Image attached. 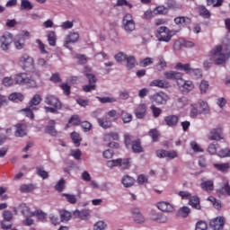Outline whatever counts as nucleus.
Listing matches in <instances>:
<instances>
[{"mask_svg":"<svg viewBox=\"0 0 230 230\" xmlns=\"http://www.w3.org/2000/svg\"><path fill=\"white\" fill-rule=\"evenodd\" d=\"M119 167L121 168V170H128V168H130V159H121Z\"/></svg>","mask_w":230,"mask_h":230,"instance_id":"obj_57","label":"nucleus"},{"mask_svg":"<svg viewBox=\"0 0 230 230\" xmlns=\"http://www.w3.org/2000/svg\"><path fill=\"white\" fill-rule=\"evenodd\" d=\"M199 114H202V111L199 108V104L193 103L190 105V118H197Z\"/></svg>","mask_w":230,"mask_h":230,"instance_id":"obj_32","label":"nucleus"},{"mask_svg":"<svg viewBox=\"0 0 230 230\" xmlns=\"http://www.w3.org/2000/svg\"><path fill=\"white\" fill-rule=\"evenodd\" d=\"M18 64L22 69H28L33 67L34 60L30 55L22 54L18 60Z\"/></svg>","mask_w":230,"mask_h":230,"instance_id":"obj_7","label":"nucleus"},{"mask_svg":"<svg viewBox=\"0 0 230 230\" xmlns=\"http://www.w3.org/2000/svg\"><path fill=\"white\" fill-rule=\"evenodd\" d=\"M70 137L75 146H80V143H82V137H80V135L78 133H76L75 131L72 132Z\"/></svg>","mask_w":230,"mask_h":230,"instance_id":"obj_41","label":"nucleus"},{"mask_svg":"<svg viewBox=\"0 0 230 230\" xmlns=\"http://www.w3.org/2000/svg\"><path fill=\"white\" fill-rule=\"evenodd\" d=\"M119 164H121V158H118L115 160H110L107 162L108 168H114L116 166H119Z\"/></svg>","mask_w":230,"mask_h":230,"instance_id":"obj_55","label":"nucleus"},{"mask_svg":"<svg viewBox=\"0 0 230 230\" xmlns=\"http://www.w3.org/2000/svg\"><path fill=\"white\" fill-rule=\"evenodd\" d=\"M19 209L23 217H33V212H31L30 207H28L25 203H22L19 206Z\"/></svg>","mask_w":230,"mask_h":230,"instance_id":"obj_28","label":"nucleus"},{"mask_svg":"<svg viewBox=\"0 0 230 230\" xmlns=\"http://www.w3.org/2000/svg\"><path fill=\"white\" fill-rule=\"evenodd\" d=\"M189 204L191 206V208H194V209H202V207H200V199H199V196H190V199H189Z\"/></svg>","mask_w":230,"mask_h":230,"instance_id":"obj_25","label":"nucleus"},{"mask_svg":"<svg viewBox=\"0 0 230 230\" xmlns=\"http://www.w3.org/2000/svg\"><path fill=\"white\" fill-rule=\"evenodd\" d=\"M20 9L27 11L33 10V4L31 2H30V0H22Z\"/></svg>","mask_w":230,"mask_h":230,"instance_id":"obj_40","label":"nucleus"},{"mask_svg":"<svg viewBox=\"0 0 230 230\" xmlns=\"http://www.w3.org/2000/svg\"><path fill=\"white\" fill-rule=\"evenodd\" d=\"M199 107H200V111L202 113L204 112H209V105H208V102L201 101L200 102H199Z\"/></svg>","mask_w":230,"mask_h":230,"instance_id":"obj_60","label":"nucleus"},{"mask_svg":"<svg viewBox=\"0 0 230 230\" xmlns=\"http://www.w3.org/2000/svg\"><path fill=\"white\" fill-rule=\"evenodd\" d=\"M175 69H177L178 71H183L187 75H190L191 73H200V69L192 68L191 65H190L189 63L187 64L178 63L175 66Z\"/></svg>","mask_w":230,"mask_h":230,"instance_id":"obj_11","label":"nucleus"},{"mask_svg":"<svg viewBox=\"0 0 230 230\" xmlns=\"http://www.w3.org/2000/svg\"><path fill=\"white\" fill-rule=\"evenodd\" d=\"M59 217H60L61 222H69V220H71V217H73V215L71 214V212H69L67 210H60Z\"/></svg>","mask_w":230,"mask_h":230,"instance_id":"obj_35","label":"nucleus"},{"mask_svg":"<svg viewBox=\"0 0 230 230\" xmlns=\"http://www.w3.org/2000/svg\"><path fill=\"white\" fill-rule=\"evenodd\" d=\"M68 123H71V125H74L75 127H78V125H82V120L80 119V116L73 115L69 119Z\"/></svg>","mask_w":230,"mask_h":230,"instance_id":"obj_48","label":"nucleus"},{"mask_svg":"<svg viewBox=\"0 0 230 230\" xmlns=\"http://www.w3.org/2000/svg\"><path fill=\"white\" fill-rule=\"evenodd\" d=\"M191 213V209L189 207H181L178 209L177 217H181V218H188V216Z\"/></svg>","mask_w":230,"mask_h":230,"instance_id":"obj_26","label":"nucleus"},{"mask_svg":"<svg viewBox=\"0 0 230 230\" xmlns=\"http://www.w3.org/2000/svg\"><path fill=\"white\" fill-rule=\"evenodd\" d=\"M48 42L49 44V46H57V34L55 33V31H50L48 34Z\"/></svg>","mask_w":230,"mask_h":230,"instance_id":"obj_39","label":"nucleus"},{"mask_svg":"<svg viewBox=\"0 0 230 230\" xmlns=\"http://www.w3.org/2000/svg\"><path fill=\"white\" fill-rule=\"evenodd\" d=\"M42 102V97H40V95L39 94H35L31 100L29 102V107H31V109H37V105H40V102Z\"/></svg>","mask_w":230,"mask_h":230,"instance_id":"obj_27","label":"nucleus"},{"mask_svg":"<svg viewBox=\"0 0 230 230\" xmlns=\"http://www.w3.org/2000/svg\"><path fill=\"white\" fill-rule=\"evenodd\" d=\"M36 173L40 177L41 179L45 180L49 177V173L44 170V167L42 165H40L36 167Z\"/></svg>","mask_w":230,"mask_h":230,"instance_id":"obj_37","label":"nucleus"},{"mask_svg":"<svg viewBox=\"0 0 230 230\" xmlns=\"http://www.w3.org/2000/svg\"><path fill=\"white\" fill-rule=\"evenodd\" d=\"M164 123L167 125V127H177V125H179V116L168 115L164 117Z\"/></svg>","mask_w":230,"mask_h":230,"instance_id":"obj_18","label":"nucleus"},{"mask_svg":"<svg viewBox=\"0 0 230 230\" xmlns=\"http://www.w3.org/2000/svg\"><path fill=\"white\" fill-rule=\"evenodd\" d=\"M209 226L211 229L222 230L224 229V226H226V218L224 217H217L210 220Z\"/></svg>","mask_w":230,"mask_h":230,"instance_id":"obj_9","label":"nucleus"},{"mask_svg":"<svg viewBox=\"0 0 230 230\" xmlns=\"http://www.w3.org/2000/svg\"><path fill=\"white\" fill-rule=\"evenodd\" d=\"M105 227H107V225L105 224V222L103 221H98L94 226H93V230H103L105 229Z\"/></svg>","mask_w":230,"mask_h":230,"instance_id":"obj_64","label":"nucleus"},{"mask_svg":"<svg viewBox=\"0 0 230 230\" xmlns=\"http://www.w3.org/2000/svg\"><path fill=\"white\" fill-rule=\"evenodd\" d=\"M45 103L50 107H56V109H62V102L54 95H47L45 97Z\"/></svg>","mask_w":230,"mask_h":230,"instance_id":"obj_12","label":"nucleus"},{"mask_svg":"<svg viewBox=\"0 0 230 230\" xmlns=\"http://www.w3.org/2000/svg\"><path fill=\"white\" fill-rule=\"evenodd\" d=\"M217 155L218 157H230V149L228 148L221 149L217 153Z\"/></svg>","mask_w":230,"mask_h":230,"instance_id":"obj_63","label":"nucleus"},{"mask_svg":"<svg viewBox=\"0 0 230 230\" xmlns=\"http://www.w3.org/2000/svg\"><path fill=\"white\" fill-rule=\"evenodd\" d=\"M3 218L5 222H10L13 218V213L10 210H4Z\"/></svg>","mask_w":230,"mask_h":230,"instance_id":"obj_59","label":"nucleus"},{"mask_svg":"<svg viewBox=\"0 0 230 230\" xmlns=\"http://www.w3.org/2000/svg\"><path fill=\"white\" fill-rule=\"evenodd\" d=\"M122 26L127 33H132L136 31V22L132 14L126 13L122 19Z\"/></svg>","mask_w":230,"mask_h":230,"instance_id":"obj_4","label":"nucleus"},{"mask_svg":"<svg viewBox=\"0 0 230 230\" xmlns=\"http://www.w3.org/2000/svg\"><path fill=\"white\" fill-rule=\"evenodd\" d=\"M65 184H66V180L64 179L59 180L55 186L56 191H58L59 193L62 192L64 190Z\"/></svg>","mask_w":230,"mask_h":230,"instance_id":"obj_56","label":"nucleus"},{"mask_svg":"<svg viewBox=\"0 0 230 230\" xmlns=\"http://www.w3.org/2000/svg\"><path fill=\"white\" fill-rule=\"evenodd\" d=\"M15 128V137H24V136H26V124H16Z\"/></svg>","mask_w":230,"mask_h":230,"instance_id":"obj_23","label":"nucleus"},{"mask_svg":"<svg viewBox=\"0 0 230 230\" xmlns=\"http://www.w3.org/2000/svg\"><path fill=\"white\" fill-rule=\"evenodd\" d=\"M96 98H97V100H99V102L101 103H114V102H116V98H114V97H100V96H97Z\"/></svg>","mask_w":230,"mask_h":230,"instance_id":"obj_50","label":"nucleus"},{"mask_svg":"<svg viewBox=\"0 0 230 230\" xmlns=\"http://www.w3.org/2000/svg\"><path fill=\"white\" fill-rule=\"evenodd\" d=\"M32 217H37L38 220H40V222H44V220H46V217H48V215L46 213H44L42 210H35L32 213Z\"/></svg>","mask_w":230,"mask_h":230,"instance_id":"obj_46","label":"nucleus"},{"mask_svg":"<svg viewBox=\"0 0 230 230\" xmlns=\"http://www.w3.org/2000/svg\"><path fill=\"white\" fill-rule=\"evenodd\" d=\"M198 10L200 17H203V19H209V17H211V13L208 8H206V6L199 5Z\"/></svg>","mask_w":230,"mask_h":230,"instance_id":"obj_31","label":"nucleus"},{"mask_svg":"<svg viewBox=\"0 0 230 230\" xmlns=\"http://www.w3.org/2000/svg\"><path fill=\"white\" fill-rule=\"evenodd\" d=\"M8 98L11 102H15V100H18V102H22L24 100V95H22L21 93H13Z\"/></svg>","mask_w":230,"mask_h":230,"instance_id":"obj_43","label":"nucleus"},{"mask_svg":"<svg viewBox=\"0 0 230 230\" xmlns=\"http://www.w3.org/2000/svg\"><path fill=\"white\" fill-rule=\"evenodd\" d=\"M35 190L33 184H23L20 187L21 193H31Z\"/></svg>","mask_w":230,"mask_h":230,"instance_id":"obj_44","label":"nucleus"},{"mask_svg":"<svg viewBox=\"0 0 230 230\" xmlns=\"http://www.w3.org/2000/svg\"><path fill=\"white\" fill-rule=\"evenodd\" d=\"M75 215H79L81 220H89V217H91L89 210L75 211Z\"/></svg>","mask_w":230,"mask_h":230,"instance_id":"obj_53","label":"nucleus"},{"mask_svg":"<svg viewBox=\"0 0 230 230\" xmlns=\"http://www.w3.org/2000/svg\"><path fill=\"white\" fill-rule=\"evenodd\" d=\"M208 89H209V82L202 80L199 84L200 94H206V93H208Z\"/></svg>","mask_w":230,"mask_h":230,"instance_id":"obj_45","label":"nucleus"},{"mask_svg":"<svg viewBox=\"0 0 230 230\" xmlns=\"http://www.w3.org/2000/svg\"><path fill=\"white\" fill-rule=\"evenodd\" d=\"M135 182L136 180L128 175H126L122 178V184L125 188H130L131 186H134Z\"/></svg>","mask_w":230,"mask_h":230,"instance_id":"obj_34","label":"nucleus"},{"mask_svg":"<svg viewBox=\"0 0 230 230\" xmlns=\"http://www.w3.org/2000/svg\"><path fill=\"white\" fill-rule=\"evenodd\" d=\"M79 39H80V34H78L77 32H71L66 37V40L64 44L65 48L69 49V43L72 42L73 44H75V42H78Z\"/></svg>","mask_w":230,"mask_h":230,"instance_id":"obj_19","label":"nucleus"},{"mask_svg":"<svg viewBox=\"0 0 230 230\" xmlns=\"http://www.w3.org/2000/svg\"><path fill=\"white\" fill-rule=\"evenodd\" d=\"M177 85L183 93H190V91H193V89H195V84H193V82L184 81L182 78L180 81H177Z\"/></svg>","mask_w":230,"mask_h":230,"instance_id":"obj_10","label":"nucleus"},{"mask_svg":"<svg viewBox=\"0 0 230 230\" xmlns=\"http://www.w3.org/2000/svg\"><path fill=\"white\" fill-rule=\"evenodd\" d=\"M210 141H220L222 139V128H217L210 131L208 136Z\"/></svg>","mask_w":230,"mask_h":230,"instance_id":"obj_20","label":"nucleus"},{"mask_svg":"<svg viewBox=\"0 0 230 230\" xmlns=\"http://www.w3.org/2000/svg\"><path fill=\"white\" fill-rule=\"evenodd\" d=\"M224 0H207L208 6H214V8H218L222 6Z\"/></svg>","mask_w":230,"mask_h":230,"instance_id":"obj_51","label":"nucleus"},{"mask_svg":"<svg viewBox=\"0 0 230 230\" xmlns=\"http://www.w3.org/2000/svg\"><path fill=\"white\" fill-rule=\"evenodd\" d=\"M156 208L160 211H165L166 213H173L175 208H173V205L170 204L169 202L166 201H160L156 204Z\"/></svg>","mask_w":230,"mask_h":230,"instance_id":"obj_15","label":"nucleus"},{"mask_svg":"<svg viewBox=\"0 0 230 230\" xmlns=\"http://www.w3.org/2000/svg\"><path fill=\"white\" fill-rule=\"evenodd\" d=\"M15 84L19 85H27V87H31L35 89L37 87V81L33 80L31 77H28V74L20 73L14 77Z\"/></svg>","mask_w":230,"mask_h":230,"instance_id":"obj_3","label":"nucleus"},{"mask_svg":"<svg viewBox=\"0 0 230 230\" xmlns=\"http://www.w3.org/2000/svg\"><path fill=\"white\" fill-rule=\"evenodd\" d=\"M62 197H66L67 202H69V204H76V196H75V194H67V193H62L61 194Z\"/></svg>","mask_w":230,"mask_h":230,"instance_id":"obj_52","label":"nucleus"},{"mask_svg":"<svg viewBox=\"0 0 230 230\" xmlns=\"http://www.w3.org/2000/svg\"><path fill=\"white\" fill-rule=\"evenodd\" d=\"M150 137H152L154 143H157L159 141V131L156 128L150 129L148 132Z\"/></svg>","mask_w":230,"mask_h":230,"instance_id":"obj_47","label":"nucleus"},{"mask_svg":"<svg viewBox=\"0 0 230 230\" xmlns=\"http://www.w3.org/2000/svg\"><path fill=\"white\" fill-rule=\"evenodd\" d=\"M213 166L217 170V172H222L223 173H226L230 168L229 163L214 164Z\"/></svg>","mask_w":230,"mask_h":230,"instance_id":"obj_33","label":"nucleus"},{"mask_svg":"<svg viewBox=\"0 0 230 230\" xmlns=\"http://www.w3.org/2000/svg\"><path fill=\"white\" fill-rule=\"evenodd\" d=\"M126 66L128 70L134 69L136 66L137 65V61L136 60V58L134 56L126 57Z\"/></svg>","mask_w":230,"mask_h":230,"instance_id":"obj_29","label":"nucleus"},{"mask_svg":"<svg viewBox=\"0 0 230 230\" xmlns=\"http://www.w3.org/2000/svg\"><path fill=\"white\" fill-rule=\"evenodd\" d=\"M164 76L165 80H178V82H181V79L182 78V73L175 71H166L164 73Z\"/></svg>","mask_w":230,"mask_h":230,"instance_id":"obj_16","label":"nucleus"},{"mask_svg":"<svg viewBox=\"0 0 230 230\" xmlns=\"http://www.w3.org/2000/svg\"><path fill=\"white\" fill-rule=\"evenodd\" d=\"M132 151L134 154H141V152H143V146H141V141L139 140L133 141Z\"/></svg>","mask_w":230,"mask_h":230,"instance_id":"obj_38","label":"nucleus"},{"mask_svg":"<svg viewBox=\"0 0 230 230\" xmlns=\"http://www.w3.org/2000/svg\"><path fill=\"white\" fill-rule=\"evenodd\" d=\"M13 42V36L10 32H4L0 37V49L2 51H8L10 49V46Z\"/></svg>","mask_w":230,"mask_h":230,"instance_id":"obj_6","label":"nucleus"},{"mask_svg":"<svg viewBox=\"0 0 230 230\" xmlns=\"http://www.w3.org/2000/svg\"><path fill=\"white\" fill-rule=\"evenodd\" d=\"M149 100L151 103H155V105H164L170 100V96L164 92H158L150 95Z\"/></svg>","mask_w":230,"mask_h":230,"instance_id":"obj_5","label":"nucleus"},{"mask_svg":"<svg viewBox=\"0 0 230 230\" xmlns=\"http://www.w3.org/2000/svg\"><path fill=\"white\" fill-rule=\"evenodd\" d=\"M179 30H170L166 26H161L156 31V37L159 42H170L174 35L179 33Z\"/></svg>","mask_w":230,"mask_h":230,"instance_id":"obj_2","label":"nucleus"},{"mask_svg":"<svg viewBox=\"0 0 230 230\" xmlns=\"http://www.w3.org/2000/svg\"><path fill=\"white\" fill-rule=\"evenodd\" d=\"M150 219L153 220V222H157V224H166V222H168V217L166 216L155 211L151 212Z\"/></svg>","mask_w":230,"mask_h":230,"instance_id":"obj_14","label":"nucleus"},{"mask_svg":"<svg viewBox=\"0 0 230 230\" xmlns=\"http://www.w3.org/2000/svg\"><path fill=\"white\" fill-rule=\"evenodd\" d=\"M208 229V223L206 221H199L196 224V230H207Z\"/></svg>","mask_w":230,"mask_h":230,"instance_id":"obj_62","label":"nucleus"},{"mask_svg":"<svg viewBox=\"0 0 230 230\" xmlns=\"http://www.w3.org/2000/svg\"><path fill=\"white\" fill-rule=\"evenodd\" d=\"M131 213H132L134 221L137 224H145L146 219L145 218V216H143V214L141 213V210H139V208H133L131 210Z\"/></svg>","mask_w":230,"mask_h":230,"instance_id":"obj_17","label":"nucleus"},{"mask_svg":"<svg viewBox=\"0 0 230 230\" xmlns=\"http://www.w3.org/2000/svg\"><path fill=\"white\" fill-rule=\"evenodd\" d=\"M156 157H159V159H164L167 157L169 161H172V159H175L176 157H179V155L177 154V151H168L164 149H158L156 151Z\"/></svg>","mask_w":230,"mask_h":230,"instance_id":"obj_8","label":"nucleus"},{"mask_svg":"<svg viewBox=\"0 0 230 230\" xmlns=\"http://www.w3.org/2000/svg\"><path fill=\"white\" fill-rule=\"evenodd\" d=\"M200 188L203 191H213L215 190V184L213 180H208L200 183Z\"/></svg>","mask_w":230,"mask_h":230,"instance_id":"obj_24","label":"nucleus"},{"mask_svg":"<svg viewBox=\"0 0 230 230\" xmlns=\"http://www.w3.org/2000/svg\"><path fill=\"white\" fill-rule=\"evenodd\" d=\"M97 121L102 128H111L112 127V121L105 118L97 119Z\"/></svg>","mask_w":230,"mask_h":230,"instance_id":"obj_36","label":"nucleus"},{"mask_svg":"<svg viewBox=\"0 0 230 230\" xmlns=\"http://www.w3.org/2000/svg\"><path fill=\"white\" fill-rule=\"evenodd\" d=\"M111 139H112L113 141H118V139H119V135L116 132H111L104 136L105 141H111Z\"/></svg>","mask_w":230,"mask_h":230,"instance_id":"obj_49","label":"nucleus"},{"mask_svg":"<svg viewBox=\"0 0 230 230\" xmlns=\"http://www.w3.org/2000/svg\"><path fill=\"white\" fill-rule=\"evenodd\" d=\"M229 57L230 53H222V45H218L210 51L209 61H204L203 66L205 69H209V67L213 66V62L216 66H222V64H226V62H227Z\"/></svg>","mask_w":230,"mask_h":230,"instance_id":"obj_1","label":"nucleus"},{"mask_svg":"<svg viewBox=\"0 0 230 230\" xmlns=\"http://www.w3.org/2000/svg\"><path fill=\"white\" fill-rule=\"evenodd\" d=\"M49 125L50 126H47L45 132L47 134H49L50 136H58V132L57 131V129H55V120H50Z\"/></svg>","mask_w":230,"mask_h":230,"instance_id":"obj_30","label":"nucleus"},{"mask_svg":"<svg viewBox=\"0 0 230 230\" xmlns=\"http://www.w3.org/2000/svg\"><path fill=\"white\" fill-rule=\"evenodd\" d=\"M135 116L136 118H137V119H143V118L146 116V105H138L137 108L135 110Z\"/></svg>","mask_w":230,"mask_h":230,"instance_id":"obj_22","label":"nucleus"},{"mask_svg":"<svg viewBox=\"0 0 230 230\" xmlns=\"http://www.w3.org/2000/svg\"><path fill=\"white\" fill-rule=\"evenodd\" d=\"M222 191H225L226 193V195L230 196L229 181H226L220 190H217V193H222Z\"/></svg>","mask_w":230,"mask_h":230,"instance_id":"obj_61","label":"nucleus"},{"mask_svg":"<svg viewBox=\"0 0 230 230\" xmlns=\"http://www.w3.org/2000/svg\"><path fill=\"white\" fill-rule=\"evenodd\" d=\"M149 87H158V89H169L170 82L164 79H155L149 84Z\"/></svg>","mask_w":230,"mask_h":230,"instance_id":"obj_13","label":"nucleus"},{"mask_svg":"<svg viewBox=\"0 0 230 230\" xmlns=\"http://www.w3.org/2000/svg\"><path fill=\"white\" fill-rule=\"evenodd\" d=\"M22 111V112H24L26 118H30L31 119H33L35 118V115L33 114V111H37V108H31V106H28L27 108Z\"/></svg>","mask_w":230,"mask_h":230,"instance_id":"obj_42","label":"nucleus"},{"mask_svg":"<svg viewBox=\"0 0 230 230\" xmlns=\"http://www.w3.org/2000/svg\"><path fill=\"white\" fill-rule=\"evenodd\" d=\"M13 42L17 49H24L26 40L24 39V36L18 34L13 40Z\"/></svg>","mask_w":230,"mask_h":230,"instance_id":"obj_21","label":"nucleus"},{"mask_svg":"<svg viewBox=\"0 0 230 230\" xmlns=\"http://www.w3.org/2000/svg\"><path fill=\"white\" fill-rule=\"evenodd\" d=\"M150 109L153 112L154 118H159V116H161V114L163 112V110H161V108L155 107V105H151Z\"/></svg>","mask_w":230,"mask_h":230,"instance_id":"obj_58","label":"nucleus"},{"mask_svg":"<svg viewBox=\"0 0 230 230\" xmlns=\"http://www.w3.org/2000/svg\"><path fill=\"white\" fill-rule=\"evenodd\" d=\"M36 44H38V48L41 53V55H48V50H46V45L40 40H36Z\"/></svg>","mask_w":230,"mask_h":230,"instance_id":"obj_54","label":"nucleus"}]
</instances>
